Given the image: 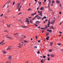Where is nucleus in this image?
Wrapping results in <instances>:
<instances>
[{"mask_svg":"<svg viewBox=\"0 0 63 63\" xmlns=\"http://www.w3.org/2000/svg\"><path fill=\"white\" fill-rule=\"evenodd\" d=\"M45 26L46 27H45V28H41V29H42V30H45V29H46L47 28V26L46 25H45Z\"/></svg>","mask_w":63,"mask_h":63,"instance_id":"1","label":"nucleus"},{"mask_svg":"<svg viewBox=\"0 0 63 63\" xmlns=\"http://www.w3.org/2000/svg\"><path fill=\"white\" fill-rule=\"evenodd\" d=\"M20 3H18L16 5L17 8V9H18L19 7V6H20Z\"/></svg>","mask_w":63,"mask_h":63,"instance_id":"2","label":"nucleus"},{"mask_svg":"<svg viewBox=\"0 0 63 63\" xmlns=\"http://www.w3.org/2000/svg\"><path fill=\"white\" fill-rule=\"evenodd\" d=\"M49 29H53V30H54V29H55L53 26H51L49 28Z\"/></svg>","mask_w":63,"mask_h":63,"instance_id":"3","label":"nucleus"},{"mask_svg":"<svg viewBox=\"0 0 63 63\" xmlns=\"http://www.w3.org/2000/svg\"><path fill=\"white\" fill-rule=\"evenodd\" d=\"M50 19H49V20H48V24H47V25L48 26H47V27H49V26H50L49 24H50Z\"/></svg>","mask_w":63,"mask_h":63,"instance_id":"4","label":"nucleus"},{"mask_svg":"<svg viewBox=\"0 0 63 63\" xmlns=\"http://www.w3.org/2000/svg\"><path fill=\"white\" fill-rule=\"evenodd\" d=\"M12 56H9L8 57V58L9 60H11V59H12Z\"/></svg>","mask_w":63,"mask_h":63,"instance_id":"5","label":"nucleus"},{"mask_svg":"<svg viewBox=\"0 0 63 63\" xmlns=\"http://www.w3.org/2000/svg\"><path fill=\"white\" fill-rule=\"evenodd\" d=\"M50 56L51 57H53L55 56V55H54L53 54H51Z\"/></svg>","mask_w":63,"mask_h":63,"instance_id":"6","label":"nucleus"},{"mask_svg":"<svg viewBox=\"0 0 63 63\" xmlns=\"http://www.w3.org/2000/svg\"><path fill=\"white\" fill-rule=\"evenodd\" d=\"M39 16L38 15H36V16H35V17H34V18L32 19V20H34V19H35V18H36V17H37V16Z\"/></svg>","mask_w":63,"mask_h":63,"instance_id":"7","label":"nucleus"},{"mask_svg":"<svg viewBox=\"0 0 63 63\" xmlns=\"http://www.w3.org/2000/svg\"><path fill=\"white\" fill-rule=\"evenodd\" d=\"M11 0H9L7 1V2L6 3V4H8H8H9L10 3H11Z\"/></svg>","mask_w":63,"mask_h":63,"instance_id":"8","label":"nucleus"},{"mask_svg":"<svg viewBox=\"0 0 63 63\" xmlns=\"http://www.w3.org/2000/svg\"><path fill=\"white\" fill-rule=\"evenodd\" d=\"M53 22H51V24H54V22L55 21V20H53L52 21Z\"/></svg>","mask_w":63,"mask_h":63,"instance_id":"9","label":"nucleus"},{"mask_svg":"<svg viewBox=\"0 0 63 63\" xmlns=\"http://www.w3.org/2000/svg\"><path fill=\"white\" fill-rule=\"evenodd\" d=\"M22 38H26V37L25 36H24L23 35H22L21 36Z\"/></svg>","mask_w":63,"mask_h":63,"instance_id":"10","label":"nucleus"},{"mask_svg":"<svg viewBox=\"0 0 63 63\" xmlns=\"http://www.w3.org/2000/svg\"><path fill=\"white\" fill-rule=\"evenodd\" d=\"M11 47V46H10L9 47H8V48L6 49V50H10Z\"/></svg>","mask_w":63,"mask_h":63,"instance_id":"11","label":"nucleus"},{"mask_svg":"<svg viewBox=\"0 0 63 63\" xmlns=\"http://www.w3.org/2000/svg\"><path fill=\"white\" fill-rule=\"evenodd\" d=\"M6 37L7 38H8V39H10L11 40H12L13 39L12 37H11L10 36H6Z\"/></svg>","mask_w":63,"mask_h":63,"instance_id":"12","label":"nucleus"},{"mask_svg":"<svg viewBox=\"0 0 63 63\" xmlns=\"http://www.w3.org/2000/svg\"><path fill=\"white\" fill-rule=\"evenodd\" d=\"M41 63H44V60L41 59Z\"/></svg>","mask_w":63,"mask_h":63,"instance_id":"13","label":"nucleus"},{"mask_svg":"<svg viewBox=\"0 0 63 63\" xmlns=\"http://www.w3.org/2000/svg\"><path fill=\"white\" fill-rule=\"evenodd\" d=\"M36 24H39L40 22L39 21H37L36 22Z\"/></svg>","mask_w":63,"mask_h":63,"instance_id":"14","label":"nucleus"},{"mask_svg":"<svg viewBox=\"0 0 63 63\" xmlns=\"http://www.w3.org/2000/svg\"><path fill=\"white\" fill-rule=\"evenodd\" d=\"M44 18H45V19L47 18V17H46V16H44L42 18V20H44Z\"/></svg>","mask_w":63,"mask_h":63,"instance_id":"15","label":"nucleus"},{"mask_svg":"<svg viewBox=\"0 0 63 63\" xmlns=\"http://www.w3.org/2000/svg\"><path fill=\"white\" fill-rule=\"evenodd\" d=\"M5 63H11V62L10 61H6Z\"/></svg>","mask_w":63,"mask_h":63,"instance_id":"16","label":"nucleus"},{"mask_svg":"<svg viewBox=\"0 0 63 63\" xmlns=\"http://www.w3.org/2000/svg\"><path fill=\"white\" fill-rule=\"evenodd\" d=\"M47 31H49V32H52V30H47Z\"/></svg>","mask_w":63,"mask_h":63,"instance_id":"17","label":"nucleus"},{"mask_svg":"<svg viewBox=\"0 0 63 63\" xmlns=\"http://www.w3.org/2000/svg\"><path fill=\"white\" fill-rule=\"evenodd\" d=\"M4 53V54H6V53H7V52H6V51L5 50H3L2 51Z\"/></svg>","mask_w":63,"mask_h":63,"instance_id":"18","label":"nucleus"},{"mask_svg":"<svg viewBox=\"0 0 63 63\" xmlns=\"http://www.w3.org/2000/svg\"><path fill=\"white\" fill-rule=\"evenodd\" d=\"M56 3H58V4H59L60 3V2L58 0H56Z\"/></svg>","mask_w":63,"mask_h":63,"instance_id":"19","label":"nucleus"},{"mask_svg":"<svg viewBox=\"0 0 63 63\" xmlns=\"http://www.w3.org/2000/svg\"><path fill=\"white\" fill-rule=\"evenodd\" d=\"M24 44V43H23V44H21V43H19L18 45H19V46L21 45V46H22V45H23V44Z\"/></svg>","mask_w":63,"mask_h":63,"instance_id":"20","label":"nucleus"},{"mask_svg":"<svg viewBox=\"0 0 63 63\" xmlns=\"http://www.w3.org/2000/svg\"><path fill=\"white\" fill-rule=\"evenodd\" d=\"M24 43H28L29 42L28 41H27L26 40H24Z\"/></svg>","mask_w":63,"mask_h":63,"instance_id":"21","label":"nucleus"},{"mask_svg":"<svg viewBox=\"0 0 63 63\" xmlns=\"http://www.w3.org/2000/svg\"><path fill=\"white\" fill-rule=\"evenodd\" d=\"M7 27H8V28H10V27H11V25H7Z\"/></svg>","mask_w":63,"mask_h":63,"instance_id":"22","label":"nucleus"},{"mask_svg":"<svg viewBox=\"0 0 63 63\" xmlns=\"http://www.w3.org/2000/svg\"><path fill=\"white\" fill-rule=\"evenodd\" d=\"M17 34H18V33H15L14 34H13V35H14V36H15V35H17Z\"/></svg>","mask_w":63,"mask_h":63,"instance_id":"23","label":"nucleus"},{"mask_svg":"<svg viewBox=\"0 0 63 63\" xmlns=\"http://www.w3.org/2000/svg\"><path fill=\"white\" fill-rule=\"evenodd\" d=\"M21 46L19 45V46H18V47L19 48H21Z\"/></svg>","mask_w":63,"mask_h":63,"instance_id":"24","label":"nucleus"},{"mask_svg":"<svg viewBox=\"0 0 63 63\" xmlns=\"http://www.w3.org/2000/svg\"><path fill=\"white\" fill-rule=\"evenodd\" d=\"M4 42V40H3L0 43V45L2 44V43H3Z\"/></svg>","mask_w":63,"mask_h":63,"instance_id":"25","label":"nucleus"},{"mask_svg":"<svg viewBox=\"0 0 63 63\" xmlns=\"http://www.w3.org/2000/svg\"><path fill=\"white\" fill-rule=\"evenodd\" d=\"M44 8L43 7H42L40 8V10H44Z\"/></svg>","mask_w":63,"mask_h":63,"instance_id":"26","label":"nucleus"},{"mask_svg":"<svg viewBox=\"0 0 63 63\" xmlns=\"http://www.w3.org/2000/svg\"><path fill=\"white\" fill-rule=\"evenodd\" d=\"M49 38V36H48L47 38H46V39L47 40H49V39H48V38Z\"/></svg>","mask_w":63,"mask_h":63,"instance_id":"27","label":"nucleus"},{"mask_svg":"<svg viewBox=\"0 0 63 63\" xmlns=\"http://www.w3.org/2000/svg\"><path fill=\"white\" fill-rule=\"evenodd\" d=\"M41 18V17L40 16H39L37 17L38 19H40Z\"/></svg>","mask_w":63,"mask_h":63,"instance_id":"28","label":"nucleus"},{"mask_svg":"<svg viewBox=\"0 0 63 63\" xmlns=\"http://www.w3.org/2000/svg\"><path fill=\"white\" fill-rule=\"evenodd\" d=\"M57 45L58 46H60L61 45V43H57Z\"/></svg>","mask_w":63,"mask_h":63,"instance_id":"29","label":"nucleus"},{"mask_svg":"<svg viewBox=\"0 0 63 63\" xmlns=\"http://www.w3.org/2000/svg\"><path fill=\"white\" fill-rule=\"evenodd\" d=\"M52 50L51 49H49V52H51V51H52Z\"/></svg>","mask_w":63,"mask_h":63,"instance_id":"30","label":"nucleus"},{"mask_svg":"<svg viewBox=\"0 0 63 63\" xmlns=\"http://www.w3.org/2000/svg\"><path fill=\"white\" fill-rule=\"evenodd\" d=\"M49 7V5H48L47 6H45V8H48V7Z\"/></svg>","mask_w":63,"mask_h":63,"instance_id":"31","label":"nucleus"},{"mask_svg":"<svg viewBox=\"0 0 63 63\" xmlns=\"http://www.w3.org/2000/svg\"><path fill=\"white\" fill-rule=\"evenodd\" d=\"M21 27H23V28H26V27H27L26 26H22Z\"/></svg>","mask_w":63,"mask_h":63,"instance_id":"32","label":"nucleus"},{"mask_svg":"<svg viewBox=\"0 0 63 63\" xmlns=\"http://www.w3.org/2000/svg\"><path fill=\"white\" fill-rule=\"evenodd\" d=\"M5 19H8V17H7V16H5Z\"/></svg>","mask_w":63,"mask_h":63,"instance_id":"33","label":"nucleus"},{"mask_svg":"<svg viewBox=\"0 0 63 63\" xmlns=\"http://www.w3.org/2000/svg\"><path fill=\"white\" fill-rule=\"evenodd\" d=\"M51 3V1H49V2L48 3V5H49V4H50V3Z\"/></svg>","mask_w":63,"mask_h":63,"instance_id":"34","label":"nucleus"},{"mask_svg":"<svg viewBox=\"0 0 63 63\" xmlns=\"http://www.w3.org/2000/svg\"><path fill=\"white\" fill-rule=\"evenodd\" d=\"M43 58H46V56H43Z\"/></svg>","mask_w":63,"mask_h":63,"instance_id":"35","label":"nucleus"},{"mask_svg":"<svg viewBox=\"0 0 63 63\" xmlns=\"http://www.w3.org/2000/svg\"><path fill=\"white\" fill-rule=\"evenodd\" d=\"M48 35H49V32H48L46 36H48Z\"/></svg>","mask_w":63,"mask_h":63,"instance_id":"36","label":"nucleus"},{"mask_svg":"<svg viewBox=\"0 0 63 63\" xmlns=\"http://www.w3.org/2000/svg\"><path fill=\"white\" fill-rule=\"evenodd\" d=\"M21 10V9H20V8H19L18 9V11H20Z\"/></svg>","mask_w":63,"mask_h":63,"instance_id":"37","label":"nucleus"},{"mask_svg":"<svg viewBox=\"0 0 63 63\" xmlns=\"http://www.w3.org/2000/svg\"><path fill=\"white\" fill-rule=\"evenodd\" d=\"M15 4V1L13 2V5H14Z\"/></svg>","mask_w":63,"mask_h":63,"instance_id":"38","label":"nucleus"},{"mask_svg":"<svg viewBox=\"0 0 63 63\" xmlns=\"http://www.w3.org/2000/svg\"><path fill=\"white\" fill-rule=\"evenodd\" d=\"M41 4H42V2H39V5H41Z\"/></svg>","mask_w":63,"mask_h":63,"instance_id":"39","label":"nucleus"},{"mask_svg":"<svg viewBox=\"0 0 63 63\" xmlns=\"http://www.w3.org/2000/svg\"><path fill=\"white\" fill-rule=\"evenodd\" d=\"M3 15H4V14H2L0 16V17H1V16H3Z\"/></svg>","mask_w":63,"mask_h":63,"instance_id":"40","label":"nucleus"},{"mask_svg":"<svg viewBox=\"0 0 63 63\" xmlns=\"http://www.w3.org/2000/svg\"><path fill=\"white\" fill-rule=\"evenodd\" d=\"M26 21V22H29H29H29V21L28 20H27Z\"/></svg>","mask_w":63,"mask_h":63,"instance_id":"41","label":"nucleus"},{"mask_svg":"<svg viewBox=\"0 0 63 63\" xmlns=\"http://www.w3.org/2000/svg\"><path fill=\"white\" fill-rule=\"evenodd\" d=\"M34 14H31V16H34Z\"/></svg>","mask_w":63,"mask_h":63,"instance_id":"42","label":"nucleus"},{"mask_svg":"<svg viewBox=\"0 0 63 63\" xmlns=\"http://www.w3.org/2000/svg\"><path fill=\"white\" fill-rule=\"evenodd\" d=\"M30 22L31 23H33V21H31V20H30Z\"/></svg>","mask_w":63,"mask_h":63,"instance_id":"43","label":"nucleus"},{"mask_svg":"<svg viewBox=\"0 0 63 63\" xmlns=\"http://www.w3.org/2000/svg\"><path fill=\"white\" fill-rule=\"evenodd\" d=\"M37 53H38V54H40V51H38Z\"/></svg>","mask_w":63,"mask_h":63,"instance_id":"44","label":"nucleus"},{"mask_svg":"<svg viewBox=\"0 0 63 63\" xmlns=\"http://www.w3.org/2000/svg\"><path fill=\"white\" fill-rule=\"evenodd\" d=\"M16 39H17V38H18V36L17 35V36H16Z\"/></svg>","mask_w":63,"mask_h":63,"instance_id":"45","label":"nucleus"},{"mask_svg":"<svg viewBox=\"0 0 63 63\" xmlns=\"http://www.w3.org/2000/svg\"><path fill=\"white\" fill-rule=\"evenodd\" d=\"M21 14H22V13H20L18 14V15H21Z\"/></svg>","mask_w":63,"mask_h":63,"instance_id":"46","label":"nucleus"},{"mask_svg":"<svg viewBox=\"0 0 63 63\" xmlns=\"http://www.w3.org/2000/svg\"><path fill=\"white\" fill-rule=\"evenodd\" d=\"M47 56L48 57H49V56H50V55L49 54H48L47 55Z\"/></svg>","mask_w":63,"mask_h":63,"instance_id":"47","label":"nucleus"},{"mask_svg":"<svg viewBox=\"0 0 63 63\" xmlns=\"http://www.w3.org/2000/svg\"><path fill=\"white\" fill-rule=\"evenodd\" d=\"M34 25H35V26H38V25L36 24H34Z\"/></svg>","mask_w":63,"mask_h":63,"instance_id":"48","label":"nucleus"},{"mask_svg":"<svg viewBox=\"0 0 63 63\" xmlns=\"http://www.w3.org/2000/svg\"><path fill=\"white\" fill-rule=\"evenodd\" d=\"M47 1V0H44V3H45Z\"/></svg>","mask_w":63,"mask_h":63,"instance_id":"49","label":"nucleus"},{"mask_svg":"<svg viewBox=\"0 0 63 63\" xmlns=\"http://www.w3.org/2000/svg\"><path fill=\"white\" fill-rule=\"evenodd\" d=\"M4 32H8V31H6V30H4Z\"/></svg>","mask_w":63,"mask_h":63,"instance_id":"50","label":"nucleus"},{"mask_svg":"<svg viewBox=\"0 0 63 63\" xmlns=\"http://www.w3.org/2000/svg\"><path fill=\"white\" fill-rule=\"evenodd\" d=\"M41 42V40H38V43H40Z\"/></svg>","mask_w":63,"mask_h":63,"instance_id":"51","label":"nucleus"},{"mask_svg":"<svg viewBox=\"0 0 63 63\" xmlns=\"http://www.w3.org/2000/svg\"><path fill=\"white\" fill-rule=\"evenodd\" d=\"M47 60L48 61H49V60H50V59H49V58H48L47 59Z\"/></svg>","mask_w":63,"mask_h":63,"instance_id":"52","label":"nucleus"},{"mask_svg":"<svg viewBox=\"0 0 63 63\" xmlns=\"http://www.w3.org/2000/svg\"><path fill=\"white\" fill-rule=\"evenodd\" d=\"M6 4L3 6V8H4V7H5V6H6Z\"/></svg>","mask_w":63,"mask_h":63,"instance_id":"53","label":"nucleus"},{"mask_svg":"<svg viewBox=\"0 0 63 63\" xmlns=\"http://www.w3.org/2000/svg\"><path fill=\"white\" fill-rule=\"evenodd\" d=\"M44 32V30L42 31V33H43Z\"/></svg>","mask_w":63,"mask_h":63,"instance_id":"54","label":"nucleus"},{"mask_svg":"<svg viewBox=\"0 0 63 63\" xmlns=\"http://www.w3.org/2000/svg\"><path fill=\"white\" fill-rule=\"evenodd\" d=\"M35 47V48H37V46H35V47Z\"/></svg>","mask_w":63,"mask_h":63,"instance_id":"55","label":"nucleus"},{"mask_svg":"<svg viewBox=\"0 0 63 63\" xmlns=\"http://www.w3.org/2000/svg\"><path fill=\"white\" fill-rule=\"evenodd\" d=\"M52 44H53V42H52L51 43H50V45H52Z\"/></svg>","mask_w":63,"mask_h":63,"instance_id":"56","label":"nucleus"},{"mask_svg":"<svg viewBox=\"0 0 63 63\" xmlns=\"http://www.w3.org/2000/svg\"><path fill=\"white\" fill-rule=\"evenodd\" d=\"M36 38V39H38V38L37 37V36H36L35 37Z\"/></svg>","mask_w":63,"mask_h":63,"instance_id":"57","label":"nucleus"},{"mask_svg":"<svg viewBox=\"0 0 63 63\" xmlns=\"http://www.w3.org/2000/svg\"><path fill=\"white\" fill-rule=\"evenodd\" d=\"M42 11H40V14H42Z\"/></svg>","mask_w":63,"mask_h":63,"instance_id":"58","label":"nucleus"},{"mask_svg":"<svg viewBox=\"0 0 63 63\" xmlns=\"http://www.w3.org/2000/svg\"><path fill=\"white\" fill-rule=\"evenodd\" d=\"M59 14H61V12L60 11L59 12Z\"/></svg>","mask_w":63,"mask_h":63,"instance_id":"59","label":"nucleus"},{"mask_svg":"<svg viewBox=\"0 0 63 63\" xmlns=\"http://www.w3.org/2000/svg\"><path fill=\"white\" fill-rule=\"evenodd\" d=\"M36 13H37V12H35V13H34V14H34V15H35L36 14Z\"/></svg>","mask_w":63,"mask_h":63,"instance_id":"60","label":"nucleus"},{"mask_svg":"<svg viewBox=\"0 0 63 63\" xmlns=\"http://www.w3.org/2000/svg\"><path fill=\"white\" fill-rule=\"evenodd\" d=\"M22 7V6L21 5L20 6V7L19 8H21Z\"/></svg>","mask_w":63,"mask_h":63,"instance_id":"61","label":"nucleus"},{"mask_svg":"<svg viewBox=\"0 0 63 63\" xmlns=\"http://www.w3.org/2000/svg\"><path fill=\"white\" fill-rule=\"evenodd\" d=\"M31 5V3H30L29 4V6H30V5Z\"/></svg>","mask_w":63,"mask_h":63,"instance_id":"62","label":"nucleus"},{"mask_svg":"<svg viewBox=\"0 0 63 63\" xmlns=\"http://www.w3.org/2000/svg\"><path fill=\"white\" fill-rule=\"evenodd\" d=\"M47 21V19H46L45 20V21L46 22Z\"/></svg>","mask_w":63,"mask_h":63,"instance_id":"63","label":"nucleus"},{"mask_svg":"<svg viewBox=\"0 0 63 63\" xmlns=\"http://www.w3.org/2000/svg\"><path fill=\"white\" fill-rule=\"evenodd\" d=\"M38 28H39V29H40V26H38Z\"/></svg>","mask_w":63,"mask_h":63,"instance_id":"64","label":"nucleus"}]
</instances>
